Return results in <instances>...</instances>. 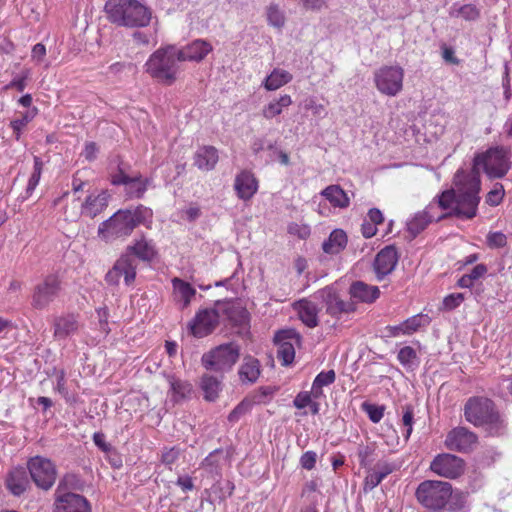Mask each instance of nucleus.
Wrapping results in <instances>:
<instances>
[{"instance_id":"obj_1","label":"nucleus","mask_w":512,"mask_h":512,"mask_svg":"<svg viewBox=\"0 0 512 512\" xmlns=\"http://www.w3.org/2000/svg\"><path fill=\"white\" fill-rule=\"evenodd\" d=\"M483 170L489 178H502L510 169L508 150L493 147L478 153L470 171L458 170L454 176V188L441 193L439 203L444 209L453 210L458 217L471 219L476 216L480 202V176Z\"/></svg>"},{"instance_id":"obj_2","label":"nucleus","mask_w":512,"mask_h":512,"mask_svg":"<svg viewBox=\"0 0 512 512\" xmlns=\"http://www.w3.org/2000/svg\"><path fill=\"white\" fill-rule=\"evenodd\" d=\"M152 216V210L143 205L134 209L119 210L99 225L98 236L106 242L127 237L138 225L151 222Z\"/></svg>"},{"instance_id":"obj_3","label":"nucleus","mask_w":512,"mask_h":512,"mask_svg":"<svg viewBox=\"0 0 512 512\" xmlns=\"http://www.w3.org/2000/svg\"><path fill=\"white\" fill-rule=\"evenodd\" d=\"M108 19L119 26L145 27L151 21V11L135 0H109L105 4Z\"/></svg>"},{"instance_id":"obj_4","label":"nucleus","mask_w":512,"mask_h":512,"mask_svg":"<svg viewBox=\"0 0 512 512\" xmlns=\"http://www.w3.org/2000/svg\"><path fill=\"white\" fill-rule=\"evenodd\" d=\"M179 63H181L177 47L167 45L158 48L153 52L144 64L145 72L158 82L171 85L176 79L180 71Z\"/></svg>"},{"instance_id":"obj_5","label":"nucleus","mask_w":512,"mask_h":512,"mask_svg":"<svg viewBox=\"0 0 512 512\" xmlns=\"http://www.w3.org/2000/svg\"><path fill=\"white\" fill-rule=\"evenodd\" d=\"M466 420L476 426H487L492 432H498L501 426L499 415L494 411L493 402L487 398L474 397L465 405Z\"/></svg>"},{"instance_id":"obj_6","label":"nucleus","mask_w":512,"mask_h":512,"mask_svg":"<svg viewBox=\"0 0 512 512\" xmlns=\"http://www.w3.org/2000/svg\"><path fill=\"white\" fill-rule=\"evenodd\" d=\"M240 356V348L236 343L221 344L201 357V363L207 370L224 373L230 371Z\"/></svg>"},{"instance_id":"obj_7","label":"nucleus","mask_w":512,"mask_h":512,"mask_svg":"<svg viewBox=\"0 0 512 512\" xmlns=\"http://www.w3.org/2000/svg\"><path fill=\"white\" fill-rule=\"evenodd\" d=\"M452 493L448 482L424 481L416 491L418 501L429 509H441L445 506Z\"/></svg>"},{"instance_id":"obj_8","label":"nucleus","mask_w":512,"mask_h":512,"mask_svg":"<svg viewBox=\"0 0 512 512\" xmlns=\"http://www.w3.org/2000/svg\"><path fill=\"white\" fill-rule=\"evenodd\" d=\"M404 70L398 65L382 66L374 72L377 90L386 96L395 97L403 89Z\"/></svg>"},{"instance_id":"obj_9","label":"nucleus","mask_w":512,"mask_h":512,"mask_svg":"<svg viewBox=\"0 0 512 512\" xmlns=\"http://www.w3.org/2000/svg\"><path fill=\"white\" fill-rule=\"evenodd\" d=\"M27 468L37 487L48 490L54 485L57 469L50 459L42 456L32 457L27 462Z\"/></svg>"},{"instance_id":"obj_10","label":"nucleus","mask_w":512,"mask_h":512,"mask_svg":"<svg viewBox=\"0 0 512 512\" xmlns=\"http://www.w3.org/2000/svg\"><path fill=\"white\" fill-rule=\"evenodd\" d=\"M439 198L440 196H438L437 201L430 203L425 210L415 213L407 221V230L413 237L421 233L433 220H440L445 215L458 216L453 210L444 209L439 203Z\"/></svg>"},{"instance_id":"obj_11","label":"nucleus","mask_w":512,"mask_h":512,"mask_svg":"<svg viewBox=\"0 0 512 512\" xmlns=\"http://www.w3.org/2000/svg\"><path fill=\"white\" fill-rule=\"evenodd\" d=\"M61 290L60 280L49 275L37 284L32 295V306L36 309H44L49 306L59 295Z\"/></svg>"},{"instance_id":"obj_12","label":"nucleus","mask_w":512,"mask_h":512,"mask_svg":"<svg viewBox=\"0 0 512 512\" xmlns=\"http://www.w3.org/2000/svg\"><path fill=\"white\" fill-rule=\"evenodd\" d=\"M122 277L127 286L131 285L136 277V263L128 253L121 255L107 272L105 279L110 285H118Z\"/></svg>"},{"instance_id":"obj_13","label":"nucleus","mask_w":512,"mask_h":512,"mask_svg":"<svg viewBox=\"0 0 512 512\" xmlns=\"http://www.w3.org/2000/svg\"><path fill=\"white\" fill-rule=\"evenodd\" d=\"M300 335L292 329L283 330L275 335L278 346L277 357L283 365L291 364L295 358V346L300 345Z\"/></svg>"},{"instance_id":"obj_14","label":"nucleus","mask_w":512,"mask_h":512,"mask_svg":"<svg viewBox=\"0 0 512 512\" xmlns=\"http://www.w3.org/2000/svg\"><path fill=\"white\" fill-rule=\"evenodd\" d=\"M108 200L109 194L107 191L102 190L98 193H92L80 204V212L75 211L69 215L66 211V217L71 221L78 219L80 215L94 218L108 206Z\"/></svg>"},{"instance_id":"obj_15","label":"nucleus","mask_w":512,"mask_h":512,"mask_svg":"<svg viewBox=\"0 0 512 512\" xmlns=\"http://www.w3.org/2000/svg\"><path fill=\"white\" fill-rule=\"evenodd\" d=\"M55 512H91V510L83 496L64 492L60 483L56 490Z\"/></svg>"},{"instance_id":"obj_16","label":"nucleus","mask_w":512,"mask_h":512,"mask_svg":"<svg viewBox=\"0 0 512 512\" xmlns=\"http://www.w3.org/2000/svg\"><path fill=\"white\" fill-rule=\"evenodd\" d=\"M431 470L446 478H456L464 470L461 458L452 454H441L434 458L430 465Z\"/></svg>"},{"instance_id":"obj_17","label":"nucleus","mask_w":512,"mask_h":512,"mask_svg":"<svg viewBox=\"0 0 512 512\" xmlns=\"http://www.w3.org/2000/svg\"><path fill=\"white\" fill-rule=\"evenodd\" d=\"M219 323V314L213 308H206L200 310L193 320L191 321L189 327L191 333L198 338L207 336L210 334Z\"/></svg>"},{"instance_id":"obj_18","label":"nucleus","mask_w":512,"mask_h":512,"mask_svg":"<svg viewBox=\"0 0 512 512\" xmlns=\"http://www.w3.org/2000/svg\"><path fill=\"white\" fill-rule=\"evenodd\" d=\"M53 336L56 340H65L75 335L81 328L79 315L63 313L55 316L52 321Z\"/></svg>"},{"instance_id":"obj_19","label":"nucleus","mask_w":512,"mask_h":512,"mask_svg":"<svg viewBox=\"0 0 512 512\" xmlns=\"http://www.w3.org/2000/svg\"><path fill=\"white\" fill-rule=\"evenodd\" d=\"M477 443V436L464 427L452 429L446 439L445 446L450 450L467 452Z\"/></svg>"},{"instance_id":"obj_20","label":"nucleus","mask_w":512,"mask_h":512,"mask_svg":"<svg viewBox=\"0 0 512 512\" xmlns=\"http://www.w3.org/2000/svg\"><path fill=\"white\" fill-rule=\"evenodd\" d=\"M233 187L240 200L248 201L257 193L259 182L254 173L242 170L236 174Z\"/></svg>"},{"instance_id":"obj_21","label":"nucleus","mask_w":512,"mask_h":512,"mask_svg":"<svg viewBox=\"0 0 512 512\" xmlns=\"http://www.w3.org/2000/svg\"><path fill=\"white\" fill-rule=\"evenodd\" d=\"M398 262L397 250L393 246L383 248L375 257L374 271L379 280L390 274Z\"/></svg>"},{"instance_id":"obj_22","label":"nucleus","mask_w":512,"mask_h":512,"mask_svg":"<svg viewBox=\"0 0 512 512\" xmlns=\"http://www.w3.org/2000/svg\"><path fill=\"white\" fill-rule=\"evenodd\" d=\"M326 312L333 317H340L355 311V304L351 301L342 300L332 289H325L322 292Z\"/></svg>"},{"instance_id":"obj_23","label":"nucleus","mask_w":512,"mask_h":512,"mask_svg":"<svg viewBox=\"0 0 512 512\" xmlns=\"http://www.w3.org/2000/svg\"><path fill=\"white\" fill-rule=\"evenodd\" d=\"M212 51V45L202 39H197L183 48H177V53L181 62L203 60L208 53Z\"/></svg>"},{"instance_id":"obj_24","label":"nucleus","mask_w":512,"mask_h":512,"mask_svg":"<svg viewBox=\"0 0 512 512\" xmlns=\"http://www.w3.org/2000/svg\"><path fill=\"white\" fill-rule=\"evenodd\" d=\"M6 488L14 496H20L29 487V479L26 469L15 467L9 471L5 480Z\"/></svg>"},{"instance_id":"obj_25","label":"nucleus","mask_w":512,"mask_h":512,"mask_svg":"<svg viewBox=\"0 0 512 512\" xmlns=\"http://www.w3.org/2000/svg\"><path fill=\"white\" fill-rule=\"evenodd\" d=\"M194 165L202 171H211L219 160L218 150L214 146H202L194 154Z\"/></svg>"},{"instance_id":"obj_26","label":"nucleus","mask_w":512,"mask_h":512,"mask_svg":"<svg viewBox=\"0 0 512 512\" xmlns=\"http://www.w3.org/2000/svg\"><path fill=\"white\" fill-rule=\"evenodd\" d=\"M349 293L352 299L363 303H373L380 296L377 286L368 285L362 281L354 282L350 286Z\"/></svg>"},{"instance_id":"obj_27","label":"nucleus","mask_w":512,"mask_h":512,"mask_svg":"<svg viewBox=\"0 0 512 512\" xmlns=\"http://www.w3.org/2000/svg\"><path fill=\"white\" fill-rule=\"evenodd\" d=\"M299 319L309 328L318 325V308L315 303L307 299L299 300L294 304Z\"/></svg>"},{"instance_id":"obj_28","label":"nucleus","mask_w":512,"mask_h":512,"mask_svg":"<svg viewBox=\"0 0 512 512\" xmlns=\"http://www.w3.org/2000/svg\"><path fill=\"white\" fill-rule=\"evenodd\" d=\"M320 195L329 202L333 208L345 209L350 205V198L339 185H329L320 192Z\"/></svg>"},{"instance_id":"obj_29","label":"nucleus","mask_w":512,"mask_h":512,"mask_svg":"<svg viewBox=\"0 0 512 512\" xmlns=\"http://www.w3.org/2000/svg\"><path fill=\"white\" fill-rule=\"evenodd\" d=\"M130 256L135 255L143 261H151L155 258L157 251L155 245L151 240L145 237L135 240V242L127 247V252Z\"/></svg>"},{"instance_id":"obj_30","label":"nucleus","mask_w":512,"mask_h":512,"mask_svg":"<svg viewBox=\"0 0 512 512\" xmlns=\"http://www.w3.org/2000/svg\"><path fill=\"white\" fill-rule=\"evenodd\" d=\"M293 100L290 95L283 94L278 98H274L269 103L263 106L261 110V115L266 120H271L277 116H279L285 108H288L292 105Z\"/></svg>"},{"instance_id":"obj_31","label":"nucleus","mask_w":512,"mask_h":512,"mask_svg":"<svg viewBox=\"0 0 512 512\" xmlns=\"http://www.w3.org/2000/svg\"><path fill=\"white\" fill-rule=\"evenodd\" d=\"M348 242L347 234L342 229H334L328 239L324 241L322 248L327 254L335 255L345 249Z\"/></svg>"},{"instance_id":"obj_32","label":"nucleus","mask_w":512,"mask_h":512,"mask_svg":"<svg viewBox=\"0 0 512 512\" xmlns=\"http://www.w3.org/2000/svg\"><path fill=\"white\" fill-rule=\"evenodd\" d=\"M166 380L169 384V392L173 401L179 402L191 395L192 385L185 380H181L174 375H167Z\"/></svg>"},{"instance_id":"obj_33","label":"nucleus","mask_w":512,"mask_h":512,"mask_svg":"<svg viewBox=\"0 0 512 512\" xmlns=\"http://www.w3.org/2000/svg\"><path fill=\"white\" fill-rule=\"evenodd\" d=\"M172 286L175 301L181 302L183 307H187L196 294L195 288L179 278L172 279Z\"/></svg>"},{"instance_id":"obj_34","label":"nucleus","mask_w":512,"mask_h":512,"mask_svg":"<svg viewBox=\"0 0 512 512\" xmlns=\"http://www.w3.org/2000/svg\"><path fill=\"white\" fill-rule=\"evenodd\" d=\"M150 178H143L140 174L134 175L127 182L125 192L130 199H140L146 193L148 187L151 185Z\"/></svg>"},{"instance_id":"obj_35","label":"nucleus","mask_w":512,"mask_h":512,"mask_svg":"<svg viewBox=\"0 0 512 512\" xmlns=\"http://www.w3.org/2000/svg\"><path fill=\"white\" fill-rule=\"evenodd\" d=\"M292 74L280 68H275L264 80L263 86L268 91H275L292 80Z\"/></svg>"},{"instance_id":"obj_36","label":"nucleus","mask_w":512,"mask_h":512,"mask_svg":"<svg viewBox=\"0 0 512 512\" xmlns=\"http://www.w3.org/2000/svg\"><path fill=\"white\" fill-rule=\"evenodd\" d=\"M43 170V162L40 157L34 156L33 171L28 179L25 193L18 197V200L23 203L26 201L34 192L38 186Z\"/></svg>"},{"instance_id":"obj_37","label":"nucleus","mask_w":512,"mask_h":512,"mask_svg":"<svg viewBox=\"0 0 512 512\" xmlns=\"http://www.w3.org/2000/svg\"><path fill=\"white\" fill-rule=\"evenodd\" d=\"M201 389L207 401H214L222 390L221 380L212 375H204L201 379Z\"/></svg>"},{"instance_id":"obj_38","label":"nucleus","mask_w":512,"mask_h":512,"mask_svg":"<svg viewBox=\"0 0 512 512\" xmlns=\"http://www.w3.org/2000/svg\"><path fill=\"white\" fill-rule=\"evenodd\" d=\"M336 374L334 370L322 371L314 379L312 383V393L314 399H319L324 396L322 388L334 383Z\"/></svg>"},{"instance_id":"obj_39","label":"nucleus","mask_w":512,"mask_h":512,"mask_svg":"<svg viewBox=\"0 0 512 512\" xmlns=\"http://www.w3.org/2000/svg\"><path fill=\"white\" fill-rule=\"evenodd\" d=\"M488 269L485 264H477L470 273L462 275L457 281V286L460 288H472L476 281L484 277Z\"/></svg>"},{"instance_id":"obj_40","label":"nucleus","mask_w":512,"mask_h":512,"mask_svg":"<svg viewBox=\"0 0 512 512\" xmlns=\"http://www.w3.org/2000/svg\"><path fill=\"white\" fill-rule=\"evenodd\" d=\"M266 18L270 26L281 30L286 23L284 11L278 4L271 3L266 7Z\"/></svg>"},{"instance_id":"obj_41","label":"nucleus","mask_w":512,"mask_h":512,"mask_svg":"<svg viewBox=\"0 0 512 512\" xmlns=\"http://www.w3.org/2000/svg\"><path fill=\"white\" fill-rule=\"evenodd\" d=\"M260 375L259 362L256 359L246 360L240 367L239 376L242 381L255 382Z\"/></svg>"},{"instance_id":"obj_42","label":"nucleus","mask_w":512,"mask_h":512,"mask_svg":"<svg viewBox=\"0 0 512 512\" xmlns=\"http://www.w3.org/2000/svg\"><path fill=\"white\" fill-rule=\"evenodd\" d=\"M38 114V109L36 107L29 108L26 112L22 113L19 118H16L11 121V127L13 132L15 133L16 139L20 138L21 132L23 128L30 123L35 116Z\"/></svg>"},{"instance_id":"obj_43","label":"nucleus","mask_w":512,"mask_h":512,"mask_svg":"<svg viewBox=\"0 0 512 512\" xmlns=\"http://www.w3.org/2000/svg\"><path fill=\"white\" fill-rule=\"evenodd\" d=\"M397 359L404 367L410 369L417 367L419 364L417 353L410 346L401 348L398 352Z\"/></svg>"},{"instance_id":"obj_44","label":"nucleus","mask_w":512,"mask_h":512,"mask_svg":"<svg viewBox=\"0 0 512 512\" xmlns=\"http://www.w3.org/2000/svg\"><path fill=\"white\" fill-rule=\"evenodd\" d=\"M429 323L430 318L428 315L417 314L403 321V326L404 329H406V334L411 335L418 331L422 326H426Z\"/></svg>"},{"instance_id":"obj_45","label":"nucleus","mask_w":512,"mask_h":512,"mask_svg":"<svg viewBox=\"0 0 512 512\" xmlns=\"http://www.w3.org/2000/svg\"><path fill=\"white\" fill-rule=\"evenodd\" d=\"M56 382L54 385V390L57 391L62 397L65 398L66 401H71L73 397L69 394L66 378L64 370H58L55 372Z\"/></svg>"},{"instance_id":"obj_46","label":"nucleus","mask_w":512,"mask_h":512,"mask_svg":"<svg viewBox=\"0 0 512 512\" xmlns=\"http://www.w3.org/2000/svg\"><path fill=\"white\" fill-rule=\"evenodd\" d=\"M303 107L305 110L311 111L314 116L321 117L326 115L325 106L318 103L316 97L308 96L303 100Z\"/></svg>"},{"instance_id":"obj_47","label":"nucleus","mask_w":512,"mask_h":512,"mask_svg":"<svg viewBox=\"0 0 512 512\" xmlns=\"http://www.w3.org/2000/svg\"><path fill=\"white\" fill-rule=\"evenodd\" d=\"M505 195L504 187L500 183H496L486 196V203L490 206H497L503 200Z\"/></svg>"},{"instance_id":"obj_48","label":"nucleus","mask_w":512,"mask_h":512,"mask_svg":"<svg viewBox=\"0 0 512 512\" xmlns=\"http://www.w3.org/2000/svg\"><path fill=\"white\" fill-rule=\"evenodd\" d=\"M486 243L492 249L503 248L507 245V237L500 231L489 232L486 236Z\"/></svg>"},{"instance_id":"obj_49","label":"nucleus","mask_w":512,"mask_h":512,"mask_svg":"<svg viewBox=\"0 0 512 512\" xmlns=\"http://www.w3.org/2000/svg\"><path fill=\"white\" fill-rule=\"evenodd\" d=\"M453 14L457 17H462L465 20L471 21L479 17V10L475 5L465 4L455 10Z\"/></svg>"},{"instance_id":"obj_50","label":"nucleus","mask_w":512,"mask_h":512,"mask_svg":"<svg viewBox=\"0 0 512 512\" xmlns=\"http://www.w3.org/2000/svg\"><path fill=\"white\" fill-rule=\"evenodd\" d=\"M413 423H414V411L412 406L406 405L403 407V416H402V424L406 428L405 439L408 440L413 431Z\"/></svg>"},{"instance_id":"obj_51","label":"nucleus","mask_w":512,"mask_h":512,"mask_svg":"<svg viewBox=\"0 0 512 512\" xmlns=\"http://www.w3.org/2000/svg\"><path fill=\"white\" fill-rule=\"evenodd\" d=\"M362 409L367 413L369 419L373 423L380 422L384 416V407L383 406H377L374 404L363 403Z\"/></svg>"},{"instance_id":"obj_52","label":"nucleus","mask_w":512,"mask_h":512,"mask_svg":"<svg viewBox=\"0 0 512 512\" xmlns=\"http://www.w3.org/2000/svg\"><path fill=\"white\" fill-rule=\"evenodd\" d=\"M464 300L465 296L463 293H451L443 299V309L447 311L454 310L455 308L459 307Z\"/></svg>"},{"instance_id":"obj_53","label":"nucleus","mask_w":512,"mask_h":512,"mask_svg":"<svg viewBox=\"0 0 512 512\" xmlns=\"http://www.w3.org/2000/svg\"><path fill=\"white\" fill-rule=\"evenodd\" d=\"M313 397L312 390L311 391H302L299 392L293 400V405L297 409H303L308 407L311 404Z\"/></svg>"},{"instance_id":"obj_54","label":"nucleus","mask_w":512,"mask_h":512,"mask_svg":"<svg viewBox=\"0 0 512 512\" xmlns=\"http://www.w3.org/2000/svg\"><path fill=\"white\" fill-rule=\"evenodd\" d=\"M375 451V445L369 444V445H360L358 447V458L359 462L362 466H366L369 461L370 457L373 455Z\"/></svg>"},{"instance_id":"obj_55","label":"nucleus","mask_w":512,"mask_h":512,"mask_svg":"<svg viewBox=\"0 0 512 512\" xmlns=\"http://www.w3.org/2000/svg\"><path fill=\"white\" fill-rule=\"evenodd\" d=\"M317 462V454L314 451H306L300 457V465L306 470H312Z\"/></svg>"},{"instance_id":"obj_56","label":"nucleus","mask_w":512,"mask_h":512,"mask_svg":"<svg viewBox=\"0 0 512 512\" xmlns=\"http://www.w3.org/2000/svg\"><path fill=\"white\" fill-rule=\"evenodd\" d=\"M381 475L375 470L368 473L364 480V490L371 491L382 482Z\"/></svg>"},{"instance_id":"obj_57","label":"nucleus","mask_w":512,"mask_h":512,"mask_svg":"<svg viewBox=\"0 0 512 512\" xmlns=\"http://www.w3.org/2000/svg\"><path fill=\"white\" fill-rule=\"evenodd\" d=\"M329 0H301L302 6L306 10L320 11L328 7Z\"/></svg>"},{"instance_id":"obj_58","label":"nucleus","mask_w":512,"mask_h":512,"mask_svg":"<svg viewBox=\"0 0 512 512\" xmlns=\"http://www.w3.org/2000/svg\"><path fill=\"white\" fill-rule=\"evenodd\" d=\"M179 455V449H177L176 447L169 448L163 452L162 462L167 466H171L178 459Z\"/></svg>"},{"instance_id":"obj_59","label":"nucleus","mask_w":512,"mask_h":512,"mask_svg":"<svg viewBox=\"0 0 512 512\" xmlns=\"http://www.w3.org/2000/svg\"><path fill=\"white\" fill-rule=\"evenodd\" d=\"M384 333L386 337H400L407 335L406 329H404L403 322L398 325H389L384 329Z\"/></svg>"},{"instance_id":"obj_60","label":"nucleus","mask_w":512,"mask_h":512,"mask_svg":"<svg viewBox=\"0 0 512 512\" xmlns=\"http://www.w3.org/2000/svg\"><path fill=\"white\" fill-rule=\"evenodd\" d=\"M30 71L25 70L20 77L14 78L7 88H16L18 91L22 92L26 87V80L29 77Z\"/></svg>"},{"instance_id":"obj_61","label":"nucleus","mask_w":512,"mask_h":512,"mask_svg":"<svg viewBox=\"0 0 512 512\" xmlns=\"http://www.w3.org/2000/svg\"><path fill=\"white\" fill-rule=\"evenodd\" d=\"M46 55V47L41 44L37 43L33 46L31 51V59L32 61H35L36 63H40Z\"/></svg>"},{"instance_id":"obj_62","label":"nucleus","mask_w":512,"mask_h":512,"mask_svg":"<svg viewBox=\"0 0 512 512\" xmlns=\"http://www.w3.org/2000/svg\"><path fill=\"white\" fill-rule=\"evenodd\" d=\"M361 231L365 238H371L376 235L377 226L365 219L361 226Z\"/></svg>"},{"instance_id":"obj_63","label":"nucleus","mask_w":512,"mask_h":512,"mask_svg":"<svg viewBox=\"0 0 512 512\" xmlns=\"http://www.w3.org/2000/svg\"><path fill=\"white\" fill-rule=\"evenodd\" d=\"M366 219L377 226L383 222L384 217L379 209L372 208L368 211Z\"/></svg>"},{"instance_id":"obj_64","label":"nucleus","mask_w":512,"mask_h":512,"mask_svg":"<svg viewBox=\"0 0 512 512\" xmlns=\"http://www.w3.org/2000/svg\"><path fill=\"white\" fill-rule=\"evenodd\" d=\"M98 153V147L94 142H89L85 145L83 155L88 161H93Z\"/></svg>"}]
</instances>
